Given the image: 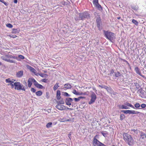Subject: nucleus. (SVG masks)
Returning <instances> with one entry per match:
<instances>
[{"mask_svg":"<svg viewBox=\"0 0 146 146\" xmlns=\"http://www.w3.org/2000/svg\"><path fill=\"white\" fill-rule=\"evenodd\" d=\"M123 139L129 145L131 146L133 145L134 141L130 135L127 133H123Z\"/></svg>","mask_w":146,"mask_h":146,"instance_id":"obj_1","label":"nucleus"},{"mask_svg":"<svg viewBox=\"0 0 146 146\" xmlns=\"http://www.w3.org/2000/svg\"><path fill=\"white\" fill-rule=\"evenodd\" d=\"M90 17V15L87 12H84L83 13H79V17H75L74 19L76 21H77L80 20H84L86 19H89Z\"/></svg>","mask_w":146,"mask_h":146,"instance_id":"obj_2","label":"nucleus"},{"mask_svg":"<svg viewBox=\"0 0 146 146\" xmlns=\"http://www.w3.org/2000/svg\"><path fill=\"white\" fill-rule=\"evenodd\" d=\"M103 32L104 36L106 38L111 42H112V40L115 38V35L114 33L108 31H105V30H104Z\"/></svg>","mask_w":146,"mask_h":146,"instance_id":"obj_3","label":"nucleus"},{"mask_svg":"<svg viewBox=\"0 0 146 146\" xmlns=\"http://www.w3.org/2000/svg\"><path fill=\"white\" fill-rule=\"evenodd\" d=\"M14 84L15 86V89L17 90H22L24 91H25V88L20 82H15L14 83Z\"/></svg>","mask_w":146,"mask_h":146,"instance_id":"obj_4","label":"nucleus"},{"mask_svg":"<svg viewBox=\"0 0 146 146\" xmlns=\"http://www.w3.org/2000/svg\"><path fill=\"white\" fill-rule=\"evenodd\" d=\"M97 27L99 31H101L102 29V24L101 19L100 16H98L97 17L96 20Z\"/></svg>","mask_w":146,"mask_h":146,"instance_id":"obj_5","label":"nucleus"},{"mask_svg":"<svg viewBox=\"0 0 146 146\" xmlns=\"http://www.w3.org/2000/svg\"><path fill=\"white\" fill-rule=\"evenodd\" d=\"M91 99L89 102V104H91L94 103L96 99V96L94 92H92L91 96Z\"/></svg>","mask_w":146,"mask_h":146,"instance_id":"obj_6","label":"nucleus"},{"mask_svg":"<svg viewBox=\"0 0 146 146\" xmlns=\"http://www.w3.org/2000/svg\"><path fill=\"white\" fill-rule=\"evenodd\" d=\"M23 74V70H20L17 72L16 76L17 77L19 78L22 77Z\"/></svg>","mask_w":146,"mask_h":146,"instance_id":"obj_7","label":"nucleus"},{"mask_svg":"<svg viewBox=\"0 0 146 146\" xmlns=\"http://www.w3.org/2000/svg\"><path fill=\"white\" fill-rule=\"evenodd\" d=\"M5 82L7 83H9V84H8V85H10L11 86L12 88L14 87V84H13V83H14V82L10 80V78H8V79H6L5 80Z\"/></svg>","mask_w":146,"mask_h":146,"instance_id":"obj_8","label":"nucleus"},{"mask_svg":"<svg viewBox=\"0 0 146 146\" xmlns=\"http://www.w3.org/2000/svg\"><path fill=\"white\" fill-rule=\"evenodd\" d=\"M135 71L137 74L139 75L140 76L143 77H144V75H143L141 74L140 70L138 67H136L135 68Z\"/></svg>","mask_w":146,"mask_h":146,"instance_id":"obj_9","label":"nucleus"},{"mask_svg":"<svg viewBox=\"0 0 146 146\" xmlns=\"http://www.w3.org/2000/svg\"><path fill=\"white\" fill-rule=\"evenodd\" d=\"M64 107H66L65 106L63 105H60V104L57 105L55 106V108L59 110H63L65 109H64Z\"/></svg>","mask_w":146,"mask_h":146,"instance_id":"obj_10","label":"nucleus"},{"mask_svg":"<svg viewBox=\"0 0 146 146\" xmlns=\"http://www.w3.org/2000/svg\"><path fill=\"white\" fill-rule=\"evenodd\" d=\"M100 142L97 139H95V140H93V144L94 146L97 145V146H99V145L100 143Z\"/></svg>","mask_w":146,"mask_h":146,"instance_id":"obj_11","label":"nucleus"},{"mask_svg":"<svg viewBox=\"0 0 146 146\" xmlns=\"http://www.w3.org/2000/svg\"><path fill=\"white\" fill-rule=\"evenodd\" d=\"M28 68L31 72L34 73L35 75L37 76H38L37 75V73H36V70L34 68L30 66H29Z\"/></svg>","mask_w":146,"mask_h":146,"instance_id":"obj_12","label":"nucleus"},{"mask_svg":"<svg viewBox=\"0 0 146 146\" xmlns=\"http://www.w3.org/2000/svg\"><path fill=\"white\" fill-rule=\"evenodd\" d=\"M27 82L28 87H31L33 83L32 78H29Z\"/></svg>","mask_w":146,"mask_h":146,"instance_id":"obj_13","label":"nucleus"},{"mask_svg":"<svg viewBox=\"0 0 146 146\" xmlns=\"http://www.w3.org/2000/svg\"><path fill=\"white\" fill-rule=\"evenodd\" d=\"M94 5L99 10L101 11L102 10V8L101 6L98 3L94 4Z\"/></svg>","mask_w":146,"mask_h":146,"instance_id":"obj_14","label":"nucleus"},{"mask_svg":"<svg viewBox=\"0 0 146 146\" xmlns=\"http://www.w3.org/2000/svg\"><path fill=\"white\" fill-rule=\"evenodd\" d=\"M60 92L59 90H58L57 91L56 93V97L57 100H60L61 98V96H60Z\"/></svg>","mask_w":146,"mask_h":146,"instance_id":"obj_15","label":"nucleus"},{"mask_svg":"<svg viewBox=\"0 0 146 146\" xmlns=\"http://www.w3.org/2000/svg\"><path fill=\"white\" fill-rule=\"evenodd\" d=\"M99 86L101 87V88H104L105 89H106L109 92V91H110V88L108 87V86H104V85H99Z\"/></svg>","mask_w":146,"mask_h":146,"instance_id":"obj_16","label":"nucleus"},{"mask_svg":"<svg viewBox=\"0 0 146 146\" xmlns=\"http://www.w3.org/2000/svg\"><path fill=\"white\" fill-rule=\"evenodd\" d=\"M64 86L65 88L67 89H70L72 87V86L69 83L65 84Z\"/></svg>","mask_w":146,"mask_h":146,"instance_id":"obj_17","label":"nucleus"},{"mask_svg":"<svg viewBox=\"0 0 146 146\" xmlns=\"http://www.w3.org/2000/svg\"><path fill=\"white\" fill-rule=\"evenodd\" d=\"M19 31L20 30L19 28H18L17 29H12V33H15V34L17 33H18Z\"/></svg>","mask_w":146,"mask_h":146,"instance_id":"obj_18","label":"nucleus"},{"mask_svg":"<svg viewBox=\"0 0 146 146\" xmlns=\"http://www.w3.org/2000/svg\"><path fill=\"white\" fill-rule=\"evenodd\" d=\"M140 136L142 137V139H143L146 138V134H145L143 132H141Z\"/></svg>","mask_w":146,"mask_h":146,"instance_id":"obj_19","label":"nucleus"},{"mask_svg":"<svg viewBox=\"0 0 146 146\" xmlns=\"http://www.w3.org/2000/svg\"><path fill=\"white\" fill-rule=\"evenodd\" d=\"M37 75H38L41 77L43 78H46L48 76V75L47 74H40L39 73H37Z\"/></svg>","mask_w":146,"mask_h":146,"instance_id":"obj_20","label":"nucleus"},{"mask_svg":"<svg viewBox=\"0 0 146 146\" xmlns=\"http://www.w3.org/2000/svg\"><path fill=\"white\" fill-rule=\"evenodd\" d=\"M57 104H64V101L63 98H61L60 99V100L59 101L57 102Z\"/></svg>","mask_w":146,"mask_h":146,"instance_id":"obj_21","label":"nucleus"},{"mask_svg":"<svg viewBox=\"0 0 146 146\" xmlns=\"http://www.w3.org/2000/svg\"><path fill=\"white\" fill-rule=\"evenodd\" d=\"M73 99L70 98H67L65 100V102H72L73 101Z\"/></svg>","mask_w":146,"mask_h":146,"instance_id":"obj_22","label":"nucleus"},{"mask_svg":"<svg viewBox=\"0 0 146 146\" xmlns=\"http://www.w3.org/2000/svg\"><path fill=\"white\" fill-rule=\"evenodd\" d=\"M35 86L37 88L39 89H42L44 88V87L43 86L39 84L38 83Z\"/></svg>","mask_w":146,"mask_h":146,"instance_id":"obj_23","label":"nucleus"},{"mask_svg":"<svg viewBox=\"0 0 146 146\" xmlns=\"http://www.w3.org/2000/svg\"><path fill=\"white\" fill-rule=\"evenodd\" d=\"M62 95L66 97H70V95L68 94L67 93L65 92H62Z\"/></svg>","mask_w":146,"mask_h":146,"instance_id":"obj_24","label":"nucleus"},{"mask_svg":"<svg viewBox=\"0 0 146 146\" xmlns=\"http://www.w3.org/2000/svg\"><path fill=\"white\" fill-rule=\"evenodd\" d=\"M42 93V92L41 91H39L36 92V95L38 96H41Z\"/></svg>","mask_w":146,"mask_h":146,"instance_id":"obj_25","label":"nucleus"},{"mask_svg":"<svg viewBox=\"0 0 146 146\" xmlns=\"http://www.w3.org/2000/svg\"><path fill=\"white\" fill-rule=\"evenodd\" d=\"M59 83H57L53 87V90L54 91L56 90L59 87L58 84Z\"/></svg>","mask_w":146,"mask_h":146,"instance_id":"obj_26","label":"nucleus"},{"mask_svg":"<svg viewBox=\"0 0 146 146\" xmlns=\"http://www.w3.org/2000/svg\"><path fill=\"white\" fill-rule=\"evenodd\" d=\"M124 104L125 105H126L127 106H129L132 108L135 109L134 107L132 105L128 102H126Z\"/></svg>","mask_w":146,"mask_h":146,"instance_id":"obj_27","label":"nucleus"},{"mask_svg":"<svg viewBox=\"0 0 146 146\" xmlns=\"http://www.w3.org/2000/svg\"><path fill=\"white\" fill-rule=\"evenodd\" d=\"M120 108V109H127L129 108L128 107H127L126 105H122Z\"/></svg>","mask_w":146,"mask_h":146,"instance_id":"obj_28","label":"nucleus"},{"mask_svg":"<svg viewBox=\"0 0 146 146\" xmlns=\"http://www.w3.org/2000/svg\"><path fill=\"white\" fill-rule=\"evenodd\" d=\"M115 76L117 78L121 76V74L119 72L115 73Z\"/></svg>","mask_w":146,"mask_h":146,"instance_id":"obj_29","label":"nucleus"},{"mask_svg":"<svg viewBox=\"0 0 146 146\" xmlns=\"http://www.w3.org/2000/svg\"><path fill=\"white\" fill-rule=\"evenodd\" d=\"M131 8L135 11H137L138 10V7L137 6H132Z\"/></svg>","mask_w":146,"mask_h":146,"instance_id":"obj_30","label":"nucleus"},{"mask_svg":"<svg viewBox=\"0 0 146 146\" xmlns=\"http://www.w3.org/2000/svg\"><path fill=\"white\" fill-rule=\"evenodd\" d=\"M110 73L109 74H108V75L112 76L113 75L114 73V70L113 69H111L110 70Z\"/></svg>","mask_w":146,"mask_h":146,"instance_id":"obj_31","label":"nucleus"},{"mask_svg":"<svg viewBox=\"0 0 146 146\" xmlns=\"http://www.w3.org/2000/svg\"><path fill=\"white\" fill-rule=\"evenodd\" d=\"M132 22L137 26L138 25V22L134 19H133L132 20Z\"/></svg>","mask_w":146,"mask_h":146,"instance_id":"obj_32","label":"nucleus"},{"mask_svg":"<svg viewBox=\"0 0 146 146\" xmlns=\"http://www.w3.org/2000/svg\"><path fill=\"white\" fill-rule=\"evenodd\" d=\"M135 86L136 88L137 89H139L140 88V86L138 83H134Z\"/></svg>","mask_w":146,"mask_h":146,"instance_id":"obj_33","label":"nucleus"},{"mask_svg":"<svg viewBox=\"0 0 146 146\" xmlns=\"http://www.w3.org/2000/svg\"><path fill=\"white\" fill-rule=\"evenodd\" d=\"M52 123V122H50L48 123L46 125V127L47 128H49L51 127Z\"/></svg>","mask_w":146,"mask_h":146,"instance_id":"obj_34","label":"nucleus"},{"mask_svg":"<svg viewBox=\"0 0 146 146\" xmlns=\"http://www.w3.org/2000/svg\"><path fill=\"white\" fill-rule=\"evenodd\" d=\"M125 118V116L123 114H122L120 115V119L121 120H122L123 119Z\"/></svg>","mask_w":146,"mask_h":146,"instance_id":"obj_35","label":"nucleus"},{"mask_svg":"<svg viewBox=\"0 0 146 146\" xmlns=\"http://www.w3.org/2000/svg\"><path fill=\"white\" fill-rule=\"evenodd\" d=\"M0 1L4 3L6 6H7L9 4L8 3H7L4 1L3 0H0Z\"/></svg>","mask_w":146,"mask_h":146,"instance_id":"obj_36","label":"nucleus"},{"mask_svg":"<svg viewBox=\"0 0 146 146\" xmlns=\"http://www.w3.org/2000/svg\"><path fill=\"white\" fill-rule=\"evenodd\" d=\"M32 82H33L34 85L35 86L38 83L36 82V81L33 78H32Z\"/></svg>","mask_w":146,"mask_h":146,"instance_id":"obj_37","label":"nucleus"},{"mask_svg":"<svg viewBox=\"0 0 146 146\" xmlns=\"http://www.w3.org/2000/svg\"><path fill=\"white\" fill-rule=\"evenodd\" d=\"M101 134L105 137L107 136L108 134L106 132H104V131H102L101 132Z\"/></svg>","mask_w":146,"mask_h":146,"instance_id":"obj_38","label":"nucleus"},{"mask_svg":"<svg viewBox=\"0 0 146 146\" xmlns=\"http://www.w3.org/2000/svg\"><path fill=\"white\" fill-rule=\"evenodd\" d=\"M140 106V105L139 103H137L135 105V107L136 108H139Z\"/></svg>","mask_w":146,"mask_h":146,"instance_id":"obj_39","label":"nucleus"},{"mask_svg":"<svg viewBox=\"0 0 146 146\" xmlns=\"http://www.w3.org/2000/svg\"><path fill=\"white\" fill-rule=\"evenodd\" d=\"M72 92L74 94L76 95H78L79 92H77L76 90H74Z\"/></svg>","mask_w":146,"mask_h":146,"instance_id":"obj_40","label":"nucleus"},{"mask_svg":"<svg viewBox=\"0 0 146 146\" xmlns=\"http://www.w3.org/2000/svg\"><path fill=\"white\" fill-rule=\"evenodd\" d=\"M129 110H121V111L125 114H129Z\"/></svg>","mask_w":146,"mask_h":146,"instance_id":"obj_41","label":"nucleus"},{"mask_svg":"<svg viewBox=\"0 0 146 146\" xmlns=\"http://www.w3.org/2000/svg\"><path fill=\"white\" fill-rule=\"evenodd\" d=\"M6 26L7 27L10 28H12L13 27V25L10 23H8L6 24Z\"/></svg>","mask_w":146,"mask_h":146,"instance_id":"obj_42","label":"nucleus"},{"mask_svg":"<svg viewBox=\"0 0 146 146\" xmlns=\"http://www.w3.org/2000/svg\"><path fill=\"white\" fill-rule=\"evenodd\" d=\"M132 114H138L140 113L139 112L134 110H132Z\"/></svg>","mask_w":146,"mask_h":146,"instance_id":"obj_43","label":"nucleus"},{"mask_svg":"<svg viewBox=\"0 0 146 146\" xmlns=\"http://www.w3.org/2000/svg\"><path fill=\"white\" fill-rule=\"evenodd\" d=\"M6 60L7 62H11V63H14L15 62L13 60H11L10 59H7Z\"/></svg>","mask_w":146,"mask_h":146,"instance_id":"obj_44","label":"nucleus"},{"mask_svg":"<svg viewBox=\"0 0 146 146\" xmlns=\"http://www.w3.org/2000/svg\"><path fill=\"white\" fill-rule=\"evenodd\" d=\"M18 57L19 58L22 59H24L25 58L22 55H19Z\"/></svg>","mask_w":146,"mask_h":146,"instance_id":"obj_45","label":"nucleus"},{"mask_svg":"<svg viewBox=\"0 0 146 146\" xmlns=\"http://www.w3.org/2000/svg\"><path fill=\"white\" fill-rule=\"evenodd\" d=\"M73 99L76 102H78L80 101L79 97H78V98H74Z\"/></svg>","mask_w":146,"mask_h":146,"instance_id":"obj_46","label":"nucleus"},{"mask_svg":"<svg viewBox=\"0 0 146 146\" xmlns=\"http://www.w3.org/2000/svg\"><path fill=\"white\" fill-rule=\"evenodd\" d=\"M140 106L142 108H144L146 107V105L144 104H143L140 105Z\"/></svg>","mask_w":146,"mask_h":146,"instance_id":"obj_47","label":"nucleus"},{"mask_svg":"<svg viewBox=\"0 0 146 146\" xmlns=\"http://www.w3.org/2000/svg\"><path fill=\"white\" fill-rule=\"evenodd\" d=\"M93 3L94 5L98 3V0H93Z\"/></svg>","mask_w":146,"mask_h":146,"instance_id":"obj_48","label":"nucleus"},{"mask_svg":"<svg viewBox=\"0 0 146 146\" xmlns=\"http://www.w3.org/2000/svg\"><path fill=\"white\" fill-rule=\"evenodd\" d=\"M41 81L45 83H47V79H42L41 80Z\"/></svg>","mask_w":146,"mask_h":146,"instance_id":"obj_49","label":"nucleus"},{"mask_svg":"<svg viewBox=\"0 0 146 146\" xmlns=\"http://www.w3.org/2000/svg\"><path fill=\"white\" fill-rule=\"evenodd\" d=\"M31 92H33V93H35V92L36 90L34 88H32L31 89Z\"/></svg>","mask_w":146,"mask_h":146,"instance_id":"obj_50","label":"nucleus"},{"mask_svg":"<svg viewBox=\"0 0 146 146\" xmlns=\"http://www.w3.org/2000/svg\"><path fill=\"white\" fill-rule=\"evenodd\" d=\"M71 102H66L65 103L67 105L70 106L71 104Z\"/></svg>","mask_w":146,"mask_h":146,"instance_id":"obj_51","label":"nucleus"},{"mask_svg":"<svg viewBox=\"0 0 146 146\" xmlns=\"http://www.w3.org/2000/svg\"><path fill=\"white\" fill-rule=\"evenodd\" d=\"M140 92L143 94L144 95L146 92L143 90H140Z\"/></svg>","mask_w":146,"mask_h":146,"instance_id":"obj_52","label":"nucleus"},{"mask_svg":"<svg viewBox=\"0 0 146 146\" xmlns=\"http://www.w3.org/2000/svg\"><path fill=\"white\" fill-rule=\"evenodd\" d=\"M99 137V135H96L95 137H94L93 140H95V139H97V138H98Z\"/></svg>","mask_w":146,"mask_h":146,"instance_id":"obj_53","label":"nucleus"},{"mask_svg":"<svg viewBox=\"0 0 146 146\" xmlns=\"http://www.w3.org/2000/svg\"><path fill=\"white\" fill-rule=\"evenodd\" d=\"M99 146H106V145L101 142L100 145H99Z\"/></svg>","mask_w":146,"mask_h":146,"instance_id":"obj_54","label":"nucleus"},{"mask_svg":"<svg viewBox=\"0 0 146 146\" xmlns=\"http://www.w3.org/2000/svg\"><path fill=\"white\" fill-rule=\"evenodd\" d=\"M85 94L84 93H83L82 92H81V93L79 92L78 95H84Z\"/></svg>","mask_w":146,"mask_h":146,"instance_id":"obj_55","label":"nucleus"},{"mask_svg":"<svg viewBox=\"0 0 146 146\" xmlns=\"http://www.w3.org/2000/svg\"><path fill=\"white\" fill-rule=\"evenodd\" d=\"M23 83L24 84H25V86H26V88H27L28 87H27V83L25 81H24Z\"/></svg>","mask_w":146,"mask_h":146,"instance_id":"obj_56","label":"nucleus"},{"mask_svg":"<svg viewBox=\"0 0 146 146\" xmlns=\"http://www.w3.org/2000/svg\"><path fill=\"white\" fill-rule=\"evenodd\" d=\"M79 97V100H80L81 99H85V97L83 96H80Z\"/></svg>","mask_w":146,"mask_h":146,"instance_id":"obj_57","label":"nucleus"},{"mask_svg":"<svg viewBox=\"0 0 146 146\" xmlns=\"http://www.w3.org/2000/svg\"><path fill=\"white\" fill-rule=\"evenodd\" d=\"M132 110H129V114H132Z\"/></svg>","mask_w":146,"mask_h":146,"instance_id":"obj_58","label":"nucleus"},{"mask_svg":"<svg viewBox=\"0 0 146 146\" xmlns=\"http://www.w3.org/2000/svg\"><path fill=\"white\" fill-rule=\"evenodd\" d=\"M17 0H13V2L15 3H17Z\"/></svg>","mask_w":146,"mask_h":146,"instance_id":"obj_59","label":"nucleus"},{"mask_svg":"<svg viewBox=\"0 0 146 146\" xmlns=\"http://www.w3.org/2000/svg\"><path fill=\"white\" fill-rule=\"evenodd\" d=\"M70 120H70V119H66L65 121H70Z\"/></svg>","mask_w":146,"mask_h":146,"instance_id":"obj_60","label":"nucleus"},{"mask_svg":"<svg viewBox=\"0 0 146 146\" xmlns=\"http://www.w3.org/2000/svg\"><path fill=\"white\" fill-rule=\"evenodd\" d=\"M122 60H123V62H127V61L126 60H124V59H122Z\"/></svg>","mask_w":146,"mask_h":146,"instance_id":"obj_61","label":"nucleus"},{"mask_svg":"<svg viewBox=\"0 0 146 146\" xmlns=\"http://www.w3.org/2000/svg\"><path fill=\"white\" fill-rule=\"evenodd\" d=\"M126 62V63H127V64H128V65L129 66V63L128 62H127H127Z\"/></svg>","mask_w":146,"mask_h":146,"instance_id":"obj_62","label":"nucleus"},{"mask_svg":"<svg viewBox=\"0 0 146 146\" xmlns=\"http://www.w3.org/2000/svg\"><path fill=\"white\" fill-rule=\"evenodd\" d=\"M12 56V58H16V57L15 56Z\"/></svg>","mask_w":146,"mask_h":146,"instance_id":"obj_63","label":"nucleus"},{"mask_svg":"<svg viewBox=\"0 0 146 146\" xmlns=\"http://www.w3.org/2000/svg\"><path fill=\"white\" fill-rule=\"evenodd\" d=\"M117 19H121V17H119L117 18Z\"/></svg>","mask_w":146,"mask_h":146,"instance_id":"obj_64","label":"nucleus"}]
</instances>
